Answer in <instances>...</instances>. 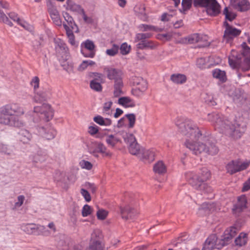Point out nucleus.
Here are the masks:
<instances>
[{
  "label": "nucleus",
  "instance_id": "obj_1",
  "mask_svg": "<svg viewBox=\"0 0 250 250\" xmlns=\"http://www.w3.org/2000/svg\"><path fill=\"white\" fill-rule=\"evenodd\" d=\"M179 131L186 137L185 146L193 154H206L215 155L219 151L218 147L208 137L203 136L199 128L191 121H187L179 125L176 122Z\"/></svg>",
  "mask_w": 250,
  "mask_h": 250
},
{
  "label": "nucleus",
  "instance_id": "obj_2",
  "mask_svg": "<svg viewBox=\"0 0 250 250\" xmlns=\"http://www.w3.org/2000/svg\"><path fill=\"white\" fill-rule=\"evenodd\" d=\"M207 120L211 123L215 129L232 140L241 138L246 130V125L242 122L230 121L227 117L218 113L208 114Z\"/></svg>",
  "mask_w": 250,
  "mask_h": 250
},
{
  "label": "nucleus",
  "instance_id": "obj_3",
  "mask_svg": "<svg viewBox=\"0 0 250 250\" xmlns=\"http://www.w3.org/2000/svg\"><path fill=\"white\" fill-rule=\"evenodd\" d=\"M25 111L19 104L10 103L0 107V114L7 116L0 117V124L16 128L23 127L25 122L20 117L24 115Z\"/></svg>",
  "mask_w": 250,
  "mask_h": 250
},
{
  "label": "nucleus",
  "instance_id": "obj_4",
  "mask_svg": "<svg viewBox=\"0 0 250 250\" xmlns=\"http://www.w3.org/2000/svg\"><path fill=\"white\" fill-rule=\"evenodd\" d=\"M186 177L195 189L204 193L212 192V188L205 183L210 177V173L207 169H203L202 172L198 174L188 172L186 174Z\"/></svg>",
  "mask_w": 250,
  "mask_h": 250
},
{
  "label": "nucleus",
  "instance_id": "obj_5",
  "mask_svg": "<svg viewBox=\"0 0 250 250\" xmlns=\"http://www.w3.org/2000/svg\"><path fill=\"white\" fill-rule=\"evenodd\" d=\"M55 48L59 60L63 69L70 74L73 71V65L69 60L68 49L64 42L60 39L55 41Z\"/></svg>",
  "mask_w": 250,
  "mask_h": 250
},
{
  "label": "nucleus",
  "instance_id": "obj_6",
  "mask_svg": "<svg viewBox=\"0 0 250 250\" xmlns=\"http://www.w3.org/2000/svg\"><path fill=\"white\" fill-rule=\"evenodd\" d=\"M33 112L38 117V119L35 122L42 121L47 122L50 121L53 117V110L48 104L44 103L41 105L35 106L33 108Z\"/></svg>",
  "mask_w": 250,
  "mask_h": 250
},
{
  "label": "nucleus",
  "instance_id": "obj_7",
  "mask_svg": "<svg viewBox=\"0 0 250 250\" xmlns=\"http://www.w3.org/2000/svg\"><path fill=\"white\" fill-rule=\"evenodd\" d=\"M195 6L206 8L208 15L215 16L220 12V6L216 0H194Z\"/></svg>",
  "mask_w": 250,
  "mask_h": 250
},
{
  "label": "nucleus",
  "instance_id": "obj_8",
  "mask_svg": "<svg viewBox=\"0 0 250 250\" xmlns=\"http://www.w3.org/2000/svg\"><path fill=\"white\" fill-rule=\"evenodd\" d=\"M132 82L135 86L132 89V94L138 97L143 96L147 89L146 81L142 77L135 76L132 78Z\"/></svg>",
  "mask_w": 250,
  "mask_h": 250
},
{
  "label": "nucleus",
  "instance_id": "obj_9",
  "mask_svg": "<svg viewBox=\"0 0 250 250\" xmlns=\"http://www.w3.org/2000/svg\"><path fill=\"white\" fill-rule=\"evenodd\" d=\"M22 230L28 234L48 235V230L43 226H39L35 224H26L22 225Z\"/></svg>",
  "mask_w": 250,
  "mask_h": 250
},
{
  "label": "nucleus",
  "instance_id": "obj_10",
  "mask_svg": "<svg viewBox=\"0 0 250 250\" xmlns=\"http://www.w3.org/2000/svg\"><path fill=\"white\" fill-rule=\"evenodd\" d=\"M225 30L223 35V41L229 42L233 39L238 36L241 33V30L230 25L227 21L223 23Z\"/></svg>",
  "mask_w": 250,
  "mask_h": 250
},
{
  "label": "nucleus",
  "instance_id": "obj_11",
  "mask_svg": "<svg viewBox=\"0 0 250 250\" xmlns=\"http://www.w3.org/2000/svg\"><path fill=\"white\" fill-rule=\"evenodd\" d=\"M124 140L125 142L128 144L129 152L131 154L136 155L139 157L142 148H140L139 145L137 143L135 136L132 134H127Z\"/></svg>",
  "mask_w": 250,
  "mask_h": 250
},
{
  "label": "nucleus",
  "instance_id": "obj_12",
  "mask_svg": "<svg viewBox=\"0 0 250 250\" xmlns=\"http://www.w3.org/2000/svg\"><path fill=\"white\" fill-rule=\"evenodd\" d=\"M218 238L215 234L210 235L206 240L202 250H219L223 246L220 241L217 243Z\"/></svg>",
  "mask_w": 250,
  "mask_h": 250
},
{
  "label": "nucleus",
  "instance_id": "obj_13",
  "mask_svg": "<svg viewBox=\"0 0 250 250\" xmlns=\"http://www.w3.org/2000/svg\"><path fill=\"white\" fill-rule=\"evenodd\" d=\"M120 210L122 218L125 220H134L139 213L137 209L132 208L129 206L125 207H121Z\"/></svg>",
  "mask_w": 250,
  "mask_h": 250
},
{
  "label": "nucleus",
  "instance_id": "obj_14",
  "mask_svg": "<svg viewBox=\"0 0 250 250\" xmlns=\"http://www.w3.org/2000/svg\"><path fill=\"white\" fill-rule=\"evenodd\" d=\"M89 152L96 157L98 156V153H101L104 157H111L112 155L106 146L100 143L93 145V147L89 148Z\"/></svg>",
  "mask_w": 250,
  "mask_h": 250
},
{
  "label": "nucleus",
  "instance_id": "obj_15",
  "mask_svg": "<svg viewBox=\"0 0 250 250\" xmlns=\"http://www.w3.org/2000/svg\"><path fill=\"white\" fill-rule=\"evenodd\" d=\"M237 231V228L234 227H230L227 228L225 230L220 240L222 245L224 246L229 244L231 242L232 238L236 235Z\"/></svg>",
  "mask_w": 250,
  "mask_h": 250
},
{
  "label": "nucleus",
  "instance_id": "obj_16",
  "mask_svg": "<svg viewBox=\"0 0 250 250\" xmlns=\"http://www.w3.org/2000/svg\"><path fill=\"white\" fill-rule=\"evenodd\" d=\"M230 5L241 12H246L250 9V3L248 0H230Z\"/></svg>",
  "mask_w": 250,
  "mask_h": 250
},
{
  "label": "nucleus",
  "instance_id": "obj_17",
  "mask_svg": "<svg viewBox=\"0 0 250 250\" xmlns=\"http://www.w3.org/2000/svg\"><path fill=\"white\" fill-rule=\"evenodd\" d=\"M104 72L109 80H114V82L122 80L123 73L119 69L108 66L104 68Z\"/></svg>",
  "mask_w": 250,
  "mask_h": 250
},
{
  "label": "nucleus",
  "instance_id": "obj_18",
  "mask_svg": "<svg viewBox=\"0 0 250 250\" xmlns=\"http://www.w3.org/2000/svg\"><path fill=\"white\" fill-rule=\"evenodd\" d=\"M241 46V54L244 58L242 67L243 70L247 71L250 69V48L247 46L245 42H243Z\"/></svg>",
  "mask_w": 250,
  "mask_h": 250
},
{
  "label": "nucleus",
  "instance_id": "obj_19",
  "mask_svg": "<svg viewBox=\"0 0 250 250\" xmlns=\"http://www.w3.org/2000/svg\"><path fill=\"white\" fill-rule=\"evenodd\" d=\"M39 133L47 140L53 139L56 134V130L50 125H47L45 127H38Z\"/></svg>",
  "mask_w": 250,
  "mask_h": 250
},
{
  "label": "nucleus",
  "instance_id": "obj_20",
  "mask_svg": "<svg viewBox=\"0 0 250 250\" xmlns=\"http://www.w3.org/2000/svg\"><path fill=\"white\" fill-rule=\"evenodd\" d=\"M155 157V152L154 149L142 148L141 152L138 158L147 161L148 162H151L154 160Z\"/></svg>",
  "mask_w": 250,
  "mask_h": 250
},
{
  "label": "nucleus",
  "instance_id": "obj_21",
  "mask_svg": "<svg viewBox=\"0 0 250 250\" xmlns=\"http://www.w3.org/2000/svg\"><path fill=\"white\" fill-rule=\"evenodd\" d=\"M158 45V44L154 41L146 40L140 42L137 44V47L140 49H154L157 47Z\"/></svg>",
  "mask_w": 250,
  "mask_h": 250
},
{
  "label": "nucleus",
  "instance_id": "obj_22",
  "mask_svg": "<svg viewBox=\"0 0 250 250\" xmlns=\"http://www.w3.org/2000/svg\"><path fill=\"white\" fill-rule=\"evenodd\" d=\"M66 9L72 12L81 14L83 9L81 5L76 3L73 0H67L66 2Z\"/></svg>",
  "mask_w": 250,
  "mask_h": 250
},
{
  "label": "nucleus",
  "instance_id": "obj_23",
  "mask_svg": "<svg viewBox=\"0 0 250 250\" xmlns=\"http://www.w3.org/2000/svg\"><path fill=\"white\" fill-rule=\"evenodd\" d=\"M50 95L49 92L40 91L35 93L33 98V101L36 103H42L49 99Z\"/></svg>",
  "mask_w": 250,
  "mask_h": 250
},
{
  "label": "nucleus",
  "instance_id": "obj_24",
  "mask_svg": "<svg viewBox=\"0 0 250 250\" xmlns=\"http://www.w3.org/2000/svg\"><path fill=\"white\" fill-rule=\"evenodd\" d=\"M170 80L175 84H182L187 82V77L185 74L176 73L171 75Z\"/></svg>",
  "mask_w": 250,
  "mask_h": 250
},
{
  "label": "nucleus",
  "instance_id": "obj_25",
  "mask_svg": "<svg viewBox=\"0 0 250 250\" xmlns=\"http://www.w3.org/2000/svg\"><path fill=\"white\" fill-rule=\"evenodd\" d=\"M154 172L159 175H163L167 172V167L163 161H159L153 166Z\"/></svg>",
  "mask_w": 250,
  "mask_h": 250
},
{
  "label": "nucleus",
  "instance_id": "obj_26",
  "mask_svg": "<svg viewBox=\"0 0 250 250\" xmlns=\"http://www.w3.org/2000/svg\"><path fill=\"white\" fill-rule=\"evenodd\" d=\"M200 39V34H193L187 37L181 39V42L183 43L194 44L198 43Z\"/></svg>",
  "mask_w": 250,
  "mask_h": 250
},
{
  "label": "nucleus",
  "instance_id": "obj_27",
  "mask_svg": "<svg viewBox=\"0 0 250 250\" xmlns=\"http://www.w3.org/2000/svg\"><path fill=\"white\" fill-rule=\"evenodd\" d=\"M83 44L84 47L90 51L89 53L86 54H84V53H83V55L85 57L93 58L95 54V52L94 51L95 45L93 42L88 40H86Z\"/></svg>",
  "mask_w": 250,
  "mask_h": 250
},
{
  "label": "nucleus",
  "instance_id": "obj_28",
  "mask_svg": "<svg viewBox=\"0 0 250 250\" xmlns=\"http://www.w3.org/2000/svg\"><path fill=\"white\" fill-rule=\"evenodd\" d=\"M123 86L124 84L122 80L114 82L113 86V95L114 97H118L123 94L122 90Z\"/></svg>",
  "mask_w": 250,
  "mask_h": 250
},
{
  "label": "nucleus",
  "instance_id": "obj_29",
  "mask_svg": "<svg viewBox=\"0 0 250 250\" xmlns=\"http://www.w3.org/2000/svg\"><path fill=\"white\" fill-rule=\"evenodd\" d=\"M47 157L45 155H43L41 153L32 154L30 156V159L34 163H42L45 162Z\"/></svg>",
  "mask_w": 250,
  "mask_h": 250
},
{
  "label": "nucleus",
  "instance_id": "obj_30",
  "mask_svg": "<svg viewBox=\"0 0 250 250\" xmlns=\"http://www.w3.org/2000/svg\"><path fill=\"white\" fill-rule=\"evenodd\" d=\"M238 160H232L229 162L226 166L227 172L232 175L237 171Z\"/></svg>",
  "mask_w": 250,
  "mask_h": 250
},
{
  "label": "nucleus",
  "instance_id": "obj_31",
  "mask_svg": "<svg viewBox=\"0 0 250 250\" xmlns=\"http://www.w3.org/2000/svg\"><path fill=\"white\" fill-rule=\"evenodd\" d=\"M19 135L21 141L24 144L29 143L32 138V134L26 129L21 130Z\"/></svg>",
  "mask_w": 250,
  "mask_h": 250
},
{
  "label": "nucleus",
  "instance_id": "obj_32",
  "mask_svg": "<svg viewBox=\"0 0 250 250\" xmlns=\"http://www.w3.org/2000/svg\"><path fill=\"white\" fill-rule=\"evenodd\" d=\"M247 203V199L245 196L238 197L237 202L234 206V209L238 211H241L246 207Z\"/></svg>",
  "mask_w": 250,
  "mask_h": 250
},
{
  "label": "nucleus",
  "instance_id": "obj_33",
  "mask_svg": "<svg viewBox=\"0 0 250 250\" xmlns=\"http://www.w3.org/2000/svg\"><path fill=\"white\" fill-rule=\"evenodd\" d=\"M9 16L14 21H16L19 24L26 29H29L30 25L25 21L20 19L17 14L14 12H11L9 14Z\"/></svg>",
  "mask_w": 250,
  "mask_h": 250
},
{
  "label": "nucleus",
  "instance_id": "obj_34",
  "mask_svg": "<svg viewBox=\"0 0 250 250\" xmlns=\"http://www.w3.org/2000/svg\"><path fill=\"white\" fill-rule=\"evenodd\" d=\"M223 14L225 16V19L230 21H232L236 17V13L233 11L230 7H226L223 11Z\"/></svg>",
  "mask_w": 250,
  "mask_h": 250
},
{
  "label": "nucleus",
  "instance_id": "obj_35",
  "mask_svg": "<svg viewBox=\"0 0 250 250\" xmlns=\"http://www.w3.org/2000/svg\"><path fill=\"white\" fill-rule=\"evenodd\" d=\"M49 12L54 22L57 25H61L62 22L58 11L56 9L52 8L49 9Z\"/></svg>",
  "mask_w": 250,
  "mask_h": 250
},
{
  "label": "nucleus",
  "instance_id": "obj_36",
  "mask_svg": "<svg viewBox=\"0 0 250 250\" xmlns=\"http://www.w3.org/2000/svg\"><path fill=\"white\" fill-rule=\"evenodd\" d=\"M140 30L143 32H158L162 31L161 28L151 25L142 24L139 27Z\"/></svg>",
  "mask_w": 250,
  "mask_h": 250
},
{
  "label": "nucleus",
  "instance_id": "obj_37",
  "mask_svg": "<svg viewBox=\"0 0 250 250\" xmlns=\"http://www.w3.org/2000/svg\"><path fill=\"white\" fill-rule=\"evenodd\" d=\"M105 142L109 146L114 147L121 140L113 135H108L105 137Z\"/></svg>",
  "mask_w": 250,
  "mask_h": 250
},
{
  "label": "nucleus",
  "instance_id": "obj_38",
  "mask_svg": "<svg viewBox=\"0 0 250 250\" xmlns=\"http://www.w3.org/2000/svg\"><path fill=\"white\" fill-rule=\"evenodd\" d=\"M63 26L66 31V35L68 39L69 42L72 46H77V44L75 42V36L72 31L69 29V27L67 25L64 24Z\"/></svg>",
  "mask_w": 250,
  "mask_h": 250
},
{
  "label": "nucleus",
  "instance_id": "obj_39",
  "mask_svg": "<svg viewBox=\"0 0 250 250\" xmlns=\"http://www.w3.org/2000/svg\"><path fill=\"white\" fill-rule=\"evenodd\" d=\"M118 103L126 107H133L134 106V104L132 100L129 97H123L120 98L118 99Z\"/></svg>",
  "mask_w": 250,
  "mask_h": 250
},
{
  "label": "nucleus",
  "instance_id": "obj_40",
  "mask_svg": "<svg viewBox=\"0 0 250 250\" xmlns=\"http://www.w3.org/2000/svg\"><path fill=\"white\" fill-rule=\"evenodd\" d=\"M93 120L97 124L100 125L108 126L111 124V121L108 118H104L101 116H97L95 117Z\"/></svg>",
  "mask_w": 250,
  "mask_h": 250
},
{
  "label": "nucleus",
  "instance_id": "obj_41",
  "mask_svg": "<svg viewBox=\"0 0 250 250\" xmlns=\"http://www.w3.org/2000/svg\"><path fill=\"white\" fill-rule=\"evenodd\" d=\"M214 78L219 79L220 81L225 82L226 80V73L224 71L216 69L212 71Z\"/></svg>",
  "mask_w": 250,
  "mask_h": 250
},
{
  "label": "nucleus",
  "instance_id": "obj_42",
  "mask_svg": "<svg viewBox=\"0 0 250 250\" xmlns=\"http://www.w3.org/2000/svg\"><path fill=\"white\" fill-rule=\"evenodd\" d=\"M247 242V234L244 233H241L235 239V243L236 245L242 246L246 244Z\"/></svg>",
  "mask_w": 250,
  "mask_h": 250
},
{
  "label": "nucleus",
  "instance_id": "obj_43",
  "mask_svg": "<svg viewBox=\"0 0 250 250\" xmlns=\"http://www.w3.org/2000/svg\"><path fill=\"white\" fill-rule=\"evenodd\" d=\"M0 152L7 155H14L13 147L4 144H0Z\"/></svg>",
  "mask_w": 250,
  "mask_h": 250
},
{
  "label": "nucleus",
  "instance_id": "obj_44",
  "mask_svg": "<svg viewBox=\"0 0 250 250\" xmlns=\"http://www.w3.org/2000/svg\"><path fill=\"white\" fill-rule=\"evenodd\" d=\"M54 178L55 181L57 182L65 183L66 182V174L63 172L60 171H56Z\"/></svg>",
  "mask_w": 250,
  "mask_h": 250
},
{
  "label": "nucleus",
  "instance_id": "obj_45",
  "mask_svg": "<svg viewBox=\"0 0 250 250\" xmlns=\"http://www.w3.org/2000/svg\"><path fill=\"white\" fill-rule=\"evenodd\" d=\"M198 43H199L198 46L199 47H205L208 46L210 44L208 37L207 35L200 34V39Z\"/></svg>",
  "mask_w": 250,
  "mask_h": 250
},
{
  "label": "nucleus",
  "instance_id": "obj_46",
  "mask_svg": "<svg viewBox=\"0 0 250 250\" xmlns=\"http://www.w3.org/2000/svg\"><path fill=\"white\" fill-rule=\"evenodd\" d=\"M103 246L101 242L94 241L90 242L89 246L86 250H103Z\"/></svg>",
  "mask_w": 250,
  "mask_h": 250
},
{
  "label": "nucleus",
  "instance_id": "obj_47",
  "mask_svg": "<svg viewBox=\"0 0 250 250\" xmlns=\"http://www.w3.org/2000/svg\"><path fill=\"white\" fill-rule=\"evenodd\" d=\"M101 237L102 234L101 230L98 229H94L91 233L90 242H92L94 241L101 242Z\"/></svg>",
  "mask_w": 250,
  "mask_h": 250
},
{
  "label": "nucleus",
  "instance_id": "obj_48",
  "mask_svg": "<svg viewBox=\"0 0 250 250\" xmlns=\"http://www.w3.org/2000/svg\"><path fill=\"white\" fill-rule=\"evenodd\" d=\"M100 82H96L95 80H91L90 83V88L97 92H101L103 87Z\"/></svg>",
  "mask_w": 250,
  "mask_h": 250
},
{
  "label": "nucleus",
  "instance_id": "obj_49",
  "mask_svg": "<svg viewBox=\"0 0 250 250\" xmlns=\"http://www.w3.org/2000/svg\"><path fill=\"white\" fill-rule=\"evenodd\" d=\"M152 36V34L151 33H138L136 34L135 37V41H146V39L151 38Z\"/></svg>",
  "mask_w": 250,
  "mask_h": 250
},
{
  "label": "nucleus",
  "instance_id": "obj_50",
  "mask_svg": "<svg viewBox=\"0 0 250 250\" xmlns=\"http://www.w3.org/2000/svg\"><path fill=\"white\" fill-rule=\"evenodd\" d=\"M235 53V51H232L231 52V55L229 57V64L233 68L236 67L237 64L239 63L238 58H237V57L235 58L234 56Z\"/></svg>",
  "mask_w": 250,
  "mask_h": 250
},
{
  "label": "nucleus",
  "instance_id": "obj_51",
  "mask_svg": "<svg viewBox=\"0 0 250 250\" xmlns=\"http://www.w3.org/2000/svg\"><path fill=\"white\" fill-rule=\"evenodd\" d=\"M95 64V62L93 61H83L79 65L78 67V70L82 71L85 70L88 66H92Z\"/></svg>",
  "mask_w": 250,
  "mask_h": 250
},
{
  "label": "nucleus",
  "instance_id": "obj_52",
  "mask_svg": "<svg viewBox=\"0 0 250 250\" xmlns=\"http://www.w3.org/2000/svg\"><path fill=\"white\" fill-rule=\"evenodd\" d=\"M125 118H126L129 122L128 127L129 128H132L134 126L136 121V116L134 114H127L125 115Z\"/></svg>",
  "mask_w": 250,
  "mask_h": 250
},
{
  "label": "nucleus",
  "instance_id": "obj_53",
  "mask_svg": "<svg viewBox=\"0 0 250 250\" xmlns=\"http://www.w3.org/2000/svg\"><path fill=\"white\" fill-rule=\"evenodd\" d=\"M79 165L82 168L86 170H91L93 167V165L89 162L82 160L79 162Z\"/></svg>",
  "mask_w": 250,
  "mask_h": 250
},
{
  "label": "nucleus",
  "instance_id": "obj_54",
  "mask_svg": "<svg viewBox=\"0 0 250 250\" xmlns=\"http://www.w3.org/2000/svg\"><path fill=\"white\" fill-rule=\"evenodd\" d=\"M119 48V46L114 44L111 49H108L106 50V54L110 56H114L118 53Z\"/></svg>",
  "mask_w": 250,
  "mask_h": 250
},
{
  "label": "nucleus",
  "instance_id": "obj_55",
  "mask_svg": "<svg viewBox=\"0 0 250 250\" xmlns=\"http://www.w3.org/2000/svg\"><path fill=\"white\" fill-rule=\"evenodd\" d=\"M130 51V46L128 45L126 42L123 43L120 47L121 53L125 55L129 53Z\"/></svg>",
  "mask_w": 250,
  "mask_h": 250
},
{
  "label": "nucleus",
  "instance_id": "obj_56",
  "mask_svg": "<svg viewBox=\"0 0 250 250\" xmlns=\"http://www.w3.org/2000/svg\"><path fill=\"white\" fill-rule=\"evenodd\" d=\"M40 79L38 77L35 76L33 77L30 84L33 87L34 91H36L39 87Z\"/></svg>",
  "mask_w": 250,
  "mask_h": 250
},
{
  "label": "nucleus",
  "instance_id": "obj_57",
  "mask_svg": "<svg viewBox=\"0 0 250 250\" xmlns=\"http://www.w3.org/2000/svg\"><path fill=\"white\" fill-rule=\"evenodd\" d=\"M238 160V169L237 171H240L246 169L250 165V161L241 162L239 160Z\"/></svg>",
  "mask_w": 250,
  "mask_h": 250
},
{
  "label": "nucleus",
  "instance_id": "obj_58",
  "mask_svg": "<svg viewBox=\"0 0 250 250\" xmlns=\"http://www.w3.org/2000/svg\"><path fill=\"white\" fill-rule=\"evenodd\" d=\"M90 76L93 78L92 80H95L96 82H103L104 76L101 73L93 72L90 74Z\"/></svg>",
  "mask_w": 250,
  "mask_h": 250
},
{
  "label": "nucleus",
  "instance_id": "obj_59",
  "mask_svg": "<svg viewBox=\"0 0 250 250\" xmlns=\"http://www.w3.org/2000/svg\"><path fill=\"white\" fill-rule=\"evenodd\" d=\"M96 214L98 219L103 220L106 218L108 214V212L105 210L101 209H99L97 211Z\"/></svg>",
  "mask_w": 250,
  "mask_h": 250
},
{
  "label": "nucleus",
  "instance_id": "obj_60",
  "mask_svg": "<svg viewBox=\"0 0 250 250\" xmlns=\"http://www.w3.org/2000/svg\"><path fill=\"white\" fill-rule=\"evenodd\" d=\"M92 209L88 205H85L82 209V214L83 217H86L91 213Z\"/></svg>",
  "mask_w": 250,
  "mask_h": 250
},
{
  "label": "nucleus",
  "instance_id": "obj_61",
  "mask_svg": "<svg viewBox=\"0 0 250 250\" xmlns=\"http://www.w3.org/2000/svg\"><path fill=\"white\" fill-rule=\"evenodd\" d=\"M18 202L15 203V208H19L22 206L25 200V197L23 195H20L18 197Z\"/></svg>",
  "mask_w": 250,
  "mask_h": 250
},
{
  "label": "nucleus",
  "instance_id": "obj_62",
  "mask_svg": "<svg viewBox=\"0 0 250 250\" xmlns=\"http://www.w3.org/2000/svg\"><path fill=\"white\" fill-rule=\"evenodd\" d=\"M112 105V102L111 101H108L104 103V112H105L107 114H110L109 110Z\"/></svg>",
  "mask_w": 250,
  "mask_h": 250
},
{
  "label": "nucleus",
  "instance_id": "obj_63",
  "mask_svg": "<svg viewBox=\"0 0 250 250\" xmlns=\"http://www.w3.org/2000/svg\"><path fill=\"white\" fill-rule=\"evenodd\" d=\"M192 0H182V5L184 10L188 9L191 6Z\"/></svg>",
  "mask_w": 250,
  "mask_h": 250
},
{
  "label": "nucleus",
  "instance_id": "obj_64",
  "mask_svg": "<svg viewBox=\"0 0 250 250\" xmlns=\"http://www.w3.org/2000/svg\"><path fill=\"white\" fill-rule=\"evenodd\" d=\"M81 193L87 202H89L91 200V196L87 190L82 188L81 190Z\"/></svg>",
  "mask_w": 250,
  "mask_h": 250
}]
</instances>
